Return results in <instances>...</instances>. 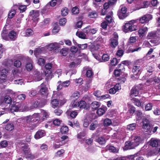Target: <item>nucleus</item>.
Returning a JSON list of instances; mask_svg holds the SVG:
<instances>
[{"label":"nucleus","mask_w":160,"mask_h":160,"mask_svg":"<svg viewBox=\"0 0 160 160\" xmlns=\"http://www.w3.org/2000/svg\"><path fill=\"white\" fill-rule=\"evenodd\" d=\"M49 114L47 111L42 110L41 113H34L32 115L25 117V127L29 130H32L36 128L42 121L48 117Z\"/></svg>","instance_id":"obj_1"},{"label":"nucleus","mask_w":160,"mask_h":160,"mask_svg":"<svg viewBox=\"0 0 160 160\" xmlns=\"http://www.w3.org/2000/svg\"><path fill=\"white\" fill-rule=\"evenodd\" d=\"M131 141L125 142L123 149L125 150L134 149L140 144L144 142L143 139L138 135H132L131 137Z\"/></svg>","instance_id":"obj_2"},{"label":"nucleus","mask_w":160,"mask_h":160,"mask_svg":"<svg viewBox=\"0 0 160 160\" xmlns=\"http://www.w3.org/2000/svg\"><path fill=\"white\" fill-rule=\"evenodd\" d=\"M20 150L23 153H24L26 158L31 159H33L34 158L33 155L31 153L29 148L25 144H22Z\"/></svg>","instance_id":"obj_3"},{"label":"nucleus","mask_w":160,"mask_h":160,"mask_svg":"<svg viewBox=\"0 0 160 160\" xmlns=\"http://www.w3.org/2000/svg\"><path fill=\"white\" fill-rule=\"evenodd\" d=\"M137 28V27L136 25L129 22L125 24L123 26V29L124 32L126 33L136 30Z\"/></svg>","instance_id":"obj_4"},{"label":"nucleus","mask_w":160,"mask_h":160,"mask_svg":"<svg viewBox=\"0 0 160 160\" xmlns=\"http://www.w3.org/2000/svg\"><path fill=\"white\" fill-rule=\"evenodd\" d=\"M113 37L112 38L109 40L110 46L112 48H116L118 45V35L117 33L114 32L113 34Z\"/></svg>","instance_id":"obj_5"},{"label":"nucleus","mask_w":160,"mask_h":160,"mask_svg":"<svg viewBox=\"0 0 160 160\" xmlns=\"http://www.w3.org/2000/svg\"><path fill=\"white\" fill-rule=\"evenodd\" d=\"M120 10L118 12V15L120 19H123L128 16L127 8L123 6L120 7Z\"/></svg>","instance_id":"obj_6"},{"label":"nucleus","mask_w":160,"mask_h":160,"mask_svg":"<svg viewBox=\"0 0 160 160\" xmlns=\"http://www.w3.org/2000/svg\"><path fill=\"white\" fill-rule=\"evenodd\" d=\"M48 49L50 50H53L55 52L58 53L60 50L61 46L58 43L56 42L52 43L47 45Z\"/></svg>","instance_id":"obj_7"},{"label":"nucleus","mask_w":160,"mask_h":160,"mask_svg":"<svg viewBox=\"0 0 160 160\" xmlns=\"http://www.w3.org/2000/svg\"><path fill=\"white\" fill-rule=\"evenodd\" d=\"M20 59L26 60L27 62H28L26 65V68L27 70L30 71L32 69L33 66L32 63V61L29 57H28L22 56L21 57V58H20Z\"/></svg>","instance_id":"obj_8"},{"label":"nucleus","mask_w":160,"mask_h":160,"mask_svg":"<svg viewBox=\"0 0 160 160\" xmlns=\"http://www.w3.org/2000/svg\"><path fill=\"white\" fill-rule=\"evenodd\" d=\"M97 28H92L90 26H88L84 28V32L88 35L95 34L98 31Z\"/></svg>","instance_id":"obj_9"},{"label":"nucleus","mask_w":160,"mask_h":160,"mask_svg":"<svg viewBox=\"0 0 160 160\" xmlns=\"http://www.w3.org/2000/svg\"><path fill=\"white\" fill-rule=\"evenodd\" d=\"M147 2L143 0H138L135 6L134 10H137L142 8H145L146 7Z\"/></svg>","instance_id":"obj_10"},{"label":"nucleus","mask_w":160,"mask_h":160,"mask_svg":"<svg viewBox=\"0 0 160 160\" xmlns=\"http://www.w3.org/2000/svg\"><path fill=\"white\" fill-rule=\"evenodd\" d=\"M152 18V15L150 14H146L139 18V22L141 23L148 22Z\"/></svg>","instance_id":"obj_11"},{"label":"nucleus","mask_w":160,"mask_h":160,"mask_svg":"<svg viewBox=\"0 0 160 160\" xmlns=\"http://www.w3.org/2000/svg\"><path fill=\"white\" fill-rule=\"evenodd\" d=\"M142 123L143 128L145 131L147 132L150 130L151 126L148 120L146 118L143 119L142 121Z\"/></svg>","instance_id":"obj_12"},{"label":"nucleus","mask_w":160,"mask_h":160,"mask_svg":"<svg viewBox=\"0 0 160 160\" xmlns=\"http://www.w3.org/2000/svg\"><path fill=\"white\" fill-rule=\"evenodd\" d=\"M121 89V86L120 84L118 83L115 84L114 87L110 89L109 90V92L110 94H114L117 92L119 91Z\"/></svg>","instance_id":"obj_13"},{"label":"nucleus","mask_w":160,"mask_h":160,"mask_svg":"<svg viewBox=\"0 0 160 160\" xmlns=\"http://www.w3.org/2000/svg\"><path fill=\"white\" fill-rule=\"evenodd\" d=\"M148 31V28L146 27L143 26L139 28L138 34L140 37H142L145 36Z\"/></svg>","instance_id":"obj_14"},{"label":"nucleus","mask_w":160,"mask_h":160,"mask_svg":"<svg viewBox=\"0 0 160 160\" xmlns=\"http://www.w3.org/2000/svg\"><path fill=\"white\" fill-rule=\"evenodd\" d=\"M18 111L20 112L27 111L33 109L32 108L29 107L23 104H18Z\"/></svg>","instance_id":"obj_15"},{"label":"nucleus","mask_w":160,"mask_h":160,"mask_svg":"<svg viewBox=\"0 0 160 160\" xmlns=\"http://www.w3.org/2000/svg\"><path fill=\"white\" fill-rule=\"evenodd\" d=\"M29 15L32 17L33 20L35 21L38 19L39 13L38 11L32 10L30 12Z\"/></svg>","instance_id":"obj_16"},{"label":"nucleus","mask_w":160,"mask_h":160,"mask_svg":"<svg viewBox=\"0 0 160 160\" xmlns=\"http://www.w3.org/2000/svg\"><path fill=\"white\" fill-rule=\"evenodd\" d=\"M107 109V108L106 106L102 105L97 110L96 113L99 116H102L105 113Z\"/></svg>","instance_id":"obj_17"},{"label":"nucleus","mask_w":160,"mask_h":160,"mask_svg":"<svg viewBox=\"0 0 160 160\" xmlns=\"http://www.w3.org/2000/svg\"><path fill=\"white\" fill-rule=\"evenodd\" d=\"M138 93L139 92L138 90V87L134 86L132 89L131 92L129 94V95L131 98H132L133 97L138 96Z\"/></svg>","instance_id":"obj_18"},{"label":"nucleus","mask_w":160,"mask_h":160,"mask_svg":"<svg viewBox=\"0 0 160 160\" xmlns=\"http://www.w3.org/2000/svg\"><path fill=\"white\" fill-rule=\"evenodd\" d=\"M40 93L44 96H47L48 95L47 88H46V86L44 84L42 83L40 86Z\"/></svg>","instance_id":"obj_19"},{"label":"nucleus","mask_w":160,"mask_h":160,"mask_svg":"<svg viewBox=\"0 0 160 160\" xmlns=\"http://www.w3.org/2000/svg\"><path fill=\"white\" fill-rule=\"evenodd\" d=\"M64 142H61L60 139L59 138L55 140V143L53 144V147L55 149H56L59 148L60 146L64 145Z\"/></svg>","instance_id":"obj_20"},{"label":"nucleus","mask_w":160,"mask_h":160,"mask_svg":"<svg viewBox=\"0 0 160 160\" xmlns=\"http://www.w3.org/2000/svg\"><path fill=\"white\" fill-rule=\"evenodd\" d=\"M141 68L139 66L135 65L133 66L132 71L134 74H139L141 72Z\"/></svg>","instance_id":"obj_21"},{"label":"nucleus","mask_w":160,"mask_h":160,"mask_svg":"<svg viewBox=\"0 0 160 160\" xmlns=\"http://www.w3.org/2000/svg\"><path fill=\"white\" fill-rule=\"evenodd\" d=\"M45 135V131L44 130H40L37 132L34 135L36 139H39L44 136Z\"/></svg>","instance_id":"obj_22"},{"label":"nucleus","mask_w":160,"mask_h":160,"mask_svg":"<svg viewBox=\"0 0 160 160\" xmlns=\"http://www.w3.org/2000/svg\"><path fill=\"white\" fill-rule=\"evenodd\" d=\"M78 107L80 109H88L89 108L88 105L84 101H81L78 102Z\"/></svg>","instance_id":"obj_23"},{"label":"nucleus","mask_w":160,"mask_h":160,"mask_svg":"<svg viewBox=\"0 0 160 160\" xmlns=\"http://www.w3.org/2000/svg\"><path fill=\"white\" fill-rule=\"evenodd\" d=\"M150 145L152 147H157L160 143V140L159 139L152 138L150 140Z\"/></svg>","instance_id":"obj_24"},{"label":"nucleus","mask_w":160,"mask_h":160,"mask_svg":"<svg viewBox=\"0 0 160 160\" xmlns=\"http://www.w3.org/2000/svg\"><path fill=\"white\" fill-rule=\"evenodd\" d=\"M33 79L36 82L39 81L41 80L42 78L41 73L38 71H36L35 72L34 76L33 77Z\"/></svg>","instance_id":"obj_25"},{"label":"nucleus","mask_w":160,"mask_h":160,"mask_svg":"<svg viewBox=\"0 0 160 160\" xmlns=\"http://www.w3.org/2000/svg\"><path fill=\"white\" fill-rule=\"evenodd\" d=\"M106 149L110 152L113 153H118L119 149L118 148H116L114 146L111 145H108L106 146Z\"/></svg>","instance_id":"obj_26"},{"label":"nucleus","mask_w":160,"mask_h":160,"mask_svg":"<svg viewBox=\"0 0 160 160\" xmlns=\"http://www.w3.org/2000/svg\"><path fill=\"white\" fill-rule=\"evenodd\" d=\"M111 5L109 2L105 3L103 5V8L102 10L101 14L102 15H104L106 14L107 10L109 8V6Z\"/></svg>","instance_id":"obj_27"},{"label":"nucleus","mask_w":160,"mask_h":160,"mask_svg":"<svg viewBox=\"0 0 160 160\" xmlns=\"http://www.w3.org/2000/svg\"><path fill=\"white\" fill-rule=\"evenodd\" d=\"M8 36L10 39L13 41L15 40L17 38L16 32L13 31H12L9 32Z\"/></svg>","instance_id":"obj_28"},{"label":"nucleus","mask_w":160,"mask_h":160,"mask_svg":"<svg viewBox=\"0 0 160 160\" xmlns=\"http://www.w3.org/2000/svg\"><path fill=\"white\" fill-rule=\"evenodd\" d=\"M101 105V103L99 102L93 101L91 104V106L93 109H97Z\"/></svg>","instance_id":"obj_29"},{"label":"nucleus","mask_w":160,"mask_h":160,"mask_svg":"<svg viewBox=\"0 0 160 160\" xmlns=\"http://www.w3.org/2000/svg\"><path fill=\"white\" fill-rule=\"evenodd\" d=\"M25 1L27 2V5H20L18 7L19 9L20 10L21 12H24L26 9V6L28 5L30 3V2L29 0H26Z\"/></svg>","instance_id":"obj_30"},{"label":"nucleus","mask_w":160,"mask_h":160,"mask_svg":"<svg viewBox=\"0 0 160 160\" xmlns=\"http://www.w3.org/2000/svg\"><path fill=\"white\" fill-rule=\"evenodd\" d=\"M132 100L134 105L138 107L143 105V103H142V102H141L138 99L134 98L132 99Z\"/></svg>","instance_id":"obj_31"},{"label":"nucleus","mask_w":160,"mask_h":160,"mask_svg":"<svg viewBox=\"0 0 160 160\" xmlns=\"http://www.w3.org/2000/svg\"><path fill=\"white\" fill-rule=\"evenodd\" d=\"M44 50V48L43 47L41 48H36L34 51V54L37 58L38 56L42 52V51Z\"/></svg>","instance_id":"obj_32"},{"label":"nucleus","mask_w":160,"mask_h":160,"mask_svg":"<svg viewBox=\"0 0 160 160\" xmlns=\"http://www.w3.org/2000/svg\"><path fill=\"white\" fill-rule=\"evenodd\" d=\"M80 96V94L79 92L75 91L72 94L71 96V98L73 100H75L77 99Z\"/></svg>","instance_id":"obj_33"},{"label":"nucleus","mask_w":160,"mask_h":160,"mask_svg":"<svg viewBox=\"0 0 160 160\" xmlns=\"http://www.w3.org/2000/svg\"><path fill=\"white\" fill-rule=\"evenodd\" d=\"M98 123L97 121L91 123L89 127V129L91 130H94L98 126Z\"/></svg>","instance_id":"obj_34"},{"label":"nucleus","mask_w":160,"mask_h":160,"mask_svg":"<svg viewBox=\"0 0 160 160\" xmlns=\"http://www.w3.org/2000/svg\"><path fill=\"white\" fill-rule=\"evenodd\" d=\"M12 99L10 97L8 96H6L4 98L3 102L1 103V105L3 104V103H5L8 104H10L12 103Z\"/></svg>","instance_id":"obj_35"},{"label":"nucleus","mask_w":160,"mask_h":160,"mask_svg":"<svg viewBox=\"0 0 160 160\" xmlns=\"http://www.w3.org/2000/svg\"><path fill=\"white\" fill-rule=\"evenodd\" d=\"M14 125L12 123H9L6 125L5 129L8 131H11L14 128Z\"/></svg>","instance_id":"obj_36"},{"label":"nucleus","mask_w":160,"mask_h":160,"mask_svg":"<svg viewBox=\"0 0 160 160\" xmlns=\"http://www.w3.org/2000/svg\"><path fill=\"white\" fill-rule=\"evenodd\" d=\"M136 127V123H133L127 125V129L129 131H133L135 129Z\"/></svg>","instance_id":"obj_37"},{"label":"nucleus","mask_w":160,"mask_h":160,"mask_svg":"<svg viewBox=\"0 0 160 160\" xmlns=\"http://www.w3.org/2000/svg\"><path fill=\"white\" fill-rule=\"evenodd\" d=\"M70 107L71 108L70 109H71V108H75L78 107V102H77L75 100H72L70 104Z\"/></svg>","instance_id":"obj_38"},{"label":"nucleus","mask_w":160,"mask_h":160,"mask_svg":"<svg viewBox=\"0 0 160 160\" xmlns=\"http://www.w3.org/2000/svg\"><path fill=\"white\" fill-rule=\"evenodd\" d=\"M58 83L62 84L63 87H66L70 85V82L69 80L64 82H62L61 81H59L58 82Z\"/></svg>","instance_id":"obj_39"},{"label":"nucleus","mask_w":160,"mask_h":160,"mask_svg":"<svg viewBox=\"0 0 160 160\" xmlns=\"http://www.w3.org/2000/svg\"><path fill=\"white\" fill-rule=\"evenodd\" d=\"M112 123L111 119L108 118L105 119L103 122V125L105 126H108L110 125Z\"/></svg>","instance_id":"obj_40"},{"label":"nucleus","mask_w":160,"mask_h":160,"mask_svg":"<svg viewBox=\"0 0 160 160\" xmlns=\"http://www.w3.org/2000/svg\"><path fill=\"white\" fill-rule=\"evenodd\" d=\"M68 49L67 48H63L60 51V52L63 56H66L68 54Z\"/></svg>","instance_id":"obj_41"},{"label":"nucleus","mask_w":160,"mask_h":160,"mask_svg":"<svg viewBox=\"0 0 160 160\" xmlns=\"http://www.w3.org/2000/svg\"><path fill=\"white\" fill-rule=\"evenodd\" d=\"M96 140L100 144L102 145L105 143L106 141L105 138L102 137H99L96 139Z\"/></svg>","instance_id":"obj_42"},{"label":"nucleus","mask_w":160,"mask_h":160,"mask_svg":"<svg viewBox=\"0 0 160 160\" xmlns=\"http://www.w3.org/2000/svg\"><path fill=\"white\" fill-rule=\"evenodd\" d=\"M76 35L78 36L79 38L82 39H85L86 38V34L83 32H77L76 33Z\"/></svg>","instance_id":"obj_43"},{"label":"nucleus","mask_w":160,"mask_h":160,"mask_svg":"<svg viewBox=\"0 0 160 160\" xmlns=\"http://www.w3.org/2000/svg\"><path fill=\"white\" fill-rule=\"evenodd\" d=\"M61 12L62 15V16H65L68 14V10L67 8L65 7L62 9Z\"/></svg>","instance_id":"obj_44"},{"label":"nucleus","mask_w":160,"mask_h":160,"mask_svg":"<svg viewBox=\"0 0 160 160\" xmlns=\"http://www.w3.org/2000/svg\"><path fill=\"white\" fill-rule=\"evenodd\" d=\"M33 31L30 29H27L26 31L25 36L30 37L33 34Z\"/></svg>","instance_id":"obj_45"},{"label":"nucleus","mask_w":160,"mask_h":160,"mask_svg":"<svg viewBox=\"0 0 160 160\" xmlns=\"http://www.w3.org/2000/svg\"><path fill=\"white\" fill-rule=\"evenodd\" d=\"M59 101L57 99H54L52 101V107L55 108L58 106Z\"/></svg>","instance_id":"obj_46"},{"label":"nucleus","mask_w":160,"mask_h":160,"mask_svg":"<svg viewBox=\"0 0 160 160\" xmlns=\"http://www.w3.org/2000/svg\"><path fill=\"white\" fill-rule=\"evenodd\" d=\"M97 13L95 11L90 12L88 15V17L91 18H95L97 17Z\"/></svg>","instance_id":"obj_47"},{"label":"nucleus","mask_w":160,"mask_h":160,"mask_svg":"<svg viewBox=\"0 0 160 160\" xmlns=\"http://www.w3.org/2000/svg\"><path fill=\"white\" fill-rule=\"evenodd\" d=\"M10 112L13 113L14 112H18V105H15L11 107L10 109Z\"/></svg>","instance_id":"obj_48"},{"label":"nucleus","mask_w":160,"mask_h":160,"mask_svg":"<svg viewBox=\"0 0 160 160\" xmlns=\"http://www.w3.org/2000/svg\"><path fill=\"white\" fill-rule=\"evenodd\" d=\"M68 131V128L66 126H63L61 128L60 131L62 134H65Z\"/></svg>","instance_id":"obj_49"},{"label":"nucleus","mask_w":160,"mask_h":160,"mask_svg":"<svg viewBox=\"0 0 160 160\" xmlns=\"http://www.w3.org/2000/svg\"><path fill=\"white\" fill-rule=\"evenodd\" d=\"M152 106V104L151 103H149L147 104L145 106V110L146 111H148L151 110Z\"/></svg>","instance_id":"obj_50"},{"label":"nucleus","mask_w":160,"mask_h":160,"mask_svg":"<svg viewBox=\"0 0 160 160\" xmlns=\"http://www.w3.org/2000/svg\"><path fill=\"white\" fill-rule=\"evenodd\" d=\"M156 36V35L155 33L151 32L148 33L147 37L149 39H152L155 38Z\"/></svg>","instance_id":"obj_51"},{"label":"nucleus","mask_w":160,"mask_h":160,"mask_svg":"<svg viewBox=\"0 0 160 160\" xmlns=\"http://www.w3.org/2000/svg\"><path fill=\"white\" fill-rule=\"evenodd\" d=\"M110 58L109 56L107 54H104L102 56V62H106L108 61Z\"/></svg>","instance_id":"obj_52"},{"label":"nucleus","mask_w":160,"mask_h":160,"mask_svg":"<svg viewBox=\"0 0 160 160\" xmlns=\"http://www.w3.org/2000/svg\"><path fill=\"white\" fill-rule=\"evenodd\" d=\"M7 79V76H3L2 74H0V84L6 81Z\"/></svg>","instance_id":"obj_53"},{"label":"nucleus","mask_w":160,"mask_h":160,"mask_svg":"<svg viewBox=\"0 0 160 160\" xmlns=\"http://www.w3.org/2000/svg\"><path fill=\"white\" fill-rule=\"evenodd\" d=\"M16 11L15 9H12L8 15V18H12L15 15Z\"/></svg>","instance_id":"obj_54"},{"label":"nucleus","mask_w":160,"mask_h":160,"mask_svg":"<svg viewBox=\"0 0 160 160\" xmlns=\"http://www.w3.org/2000/svg\"><path fill=\"white\" fill-rule=\"evenodd\" d=\"M37 94V92L36 90L32 89L29 93V95L30 97H33Z\"/></svg>","instance_id":"obj_55"},{"label":"nucleus","mask_w":160,"mask_h":160,"mask_svg":"<svg viewBox=\"0 0 160 160\" xmlns=\"http://www.w3.org/2000/svg\"><path fill=\"white\" fill-rule=\"evenodd\" d=\"M85 133L84 132H81L77 135V138L79 140L81 139L85 136Z\"/></svg>","instance_id":"obj_56"},{"label":"nucleus","mask_w":160,"mask_h":160,"mask_svg":"<svg viewBox=\"0 0 160 160\" xmlns=\"http://www.w3.org/2000/svg\"><path fill=\"white\" fill-rule=\"evenodd\" d=\"M118 62L119 60H118L116 58H114L111 60V64L112 66H115Z\"/></svg>","instance_id":"obj_57"},{"label":"nucleus","mask_w":160,"mask_h":160,"mask_svg":"<svg viewBox=\"0 0 160 160\" xmlns=\"http://www.w3.org/2000/svg\"><path fill=\"white\" fill-rule=\"evenodd\" d=\"M45 62V60L43 58H40L38 60V63L39 65L42 66L44 65Z\"/></svg>","instance_id":"obj_58"},{"label":"nucleus","mask_w":160,"mask_h":160,"mask_svg":"<svg viewBox=\"0 0 160 160\" xmlns=\"http://www.w3.org/2000/svg\"><path fill=\"white\" fill-rule=\"evenodd\" d=\"M90 123V121L87 118H86L84 120L83 125L84 127H87Z\"/></svg>","instance_id":"obj_59"},{"label":"nucleus","mask_w":160,"mask_h":160,"mask_svg":"<svg viewBox=\"0 0 160 160\" xmlns=\"http://www.w3.org/2000/svg\"><path fill=\"white\" fill-rule=\"evenodd\" d=\"M135 114L138 119H140L142 116V112L140 110L137 111L135 112Z\"/></svg>","instance_id":"obj_60"},{"label":"nucleus","mask_w":160,"mask_h":160,"mask_svg":"<svg viewBox=\"0 0 160 160\" xmlns=\"http://www.w3.org/2000/svg\"><path fill=\"white\" fill-rule=\"evenodd\" d=\"M14 83L15 84L22 85L23 84V80L22 79H18L14 81Z\"/></svg>","instance_id":"obj_61"},{"label":"nucleus","mask_w":160,"mask_h":160,"mask_svg":"<svg viewBox=\"0 0 160 160\" xmlns=\"http://www.w3.org/2000/svg\"><path fill=\"white\" fill-rule=\"evenodd\" d=\"M60 30V28L58 25H56L54 27L52 30V32L54 34L58 33Z\"/></svg>","instance_id":"obj_62"},{"label":"nucleus","mask_w":160,"mask_h":160,"mask_svg":"<svg viewBox=\"0 0 160 160\" xmlns=\"http://www.w3.org/2000/svg\"><path fill=\"white\" fill-rule=\"evenodd\" d=\"M61 122L62 121L61 120L58 119H56L53 120V123L55 126H59Z\"/></svg>","instance_id":"obj_63"},{"label":"nucleus","mask_w":160,"mask_h":160,"mask_svg":"<svg viewBox=\"0 0 160 160\" xmlns=\"http://www.w3.org/2000/svg\"><path fill=\"white\" fill-rule=\"evenodd\" d=\"M86 149L87 151L91 153H93L96 150V149L94 147L92 146H89Z\"/></svg>","instance_id":"obj_64"}]
</instances>
